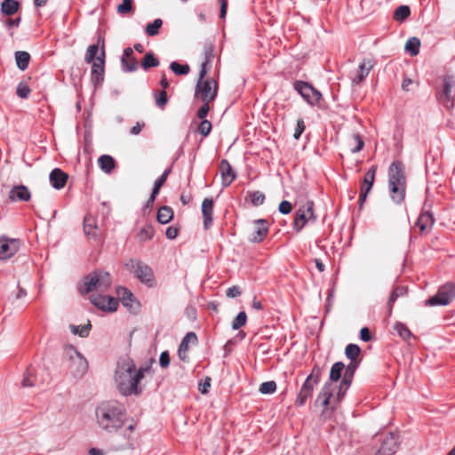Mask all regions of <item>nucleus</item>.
Here are the masks:
<instances>
[{"label": "nucleus", "mask_w": 455, "mask_h": 455, "mask_svg": "<svg viewBox=\"0 0 455 455\" xmlns=\"http://www.w3.org/2000/svg\"><path fill=\"white\" fill-rule=\"evenodd\" d=\"M361 352L360 347L355 344H349L346 347V356L351 361H355Z\"/></svg>", "instance_id": "40"}, {"label": "nucleus", "mask_w": 455, "mask_h": 455, "mask_svg": "<svg viewBox=\"0 0 455 455\" xmlns=\"http://www.w3.org/2000/svg\"><path fill=\"white\" fill-rule=\"evenodd\" d=\"M218 85L214 80L198 79L196 87V97L204 103L212 102L217 95Z\"/></svg>", "instance_id": "9"}, {"label": "nucleus", "mask_w": 455, "mask_h": 455, "mask_svg": "<svg viewBox=\"0 0 455 455\" xmlns=\"http://www.w3.org/2000/svg\"><path fill=\"white\" fill-rule=\"evenodd\" d=\"M360 338L363 341H369L371 339V335L368 328L363 327L360 331Z\"/></svg>", "instance_id": "62"}, {"label": "nucleus", "mask_w": 455, "mask_h": 455, "mask_svg": "<svg viewBox=\"0 0 455 455\" xmlns=\"http://www.w3.org/2000/svg\"><path fill=\"white\" fill-rule=\"evenodd\" d=\"M304 130H305L304 121L302 119H299L297 121V127H296L294 134H293L294 139L298 140L300 137L301 133L304 132Z\"/></svg>", "instance_id": "56"}, {"label": "nucleus", "mask_w": 455, "mask_h": 455, "mask_svg": "<svg viewBox=\"0 0 455 455\" xmlns=\"http://www.w3.org/2000/svg\"><path fill=\"white\" fill-rule=\"evenodd\" d=\"M373 64L370 60H363L358 67V74L353 78L352 82L355 84H360L372 69Z\"/></svg>", "instance_id": "27"}, {"label": "nucleus", "mask_w": 455, "mask_h": 455, "mask_svg": "<svg viewBox=\"0 0 455 455\" xmlns=\"http://www.w3.org/2000/svg\"><path fill=\"white\" fill-rule=\"evenodd\" d=\"M348 145L352 153H357L363 149L364 143L358 133H354L348 140Z\"/></svg>", "instance_id": "36"}, {"label": "nucleus", "mask_w": 455, "mask_h": 455, "mask_svg": "<svg viewBox=\"0 0 455 455\" xmlns=\"http://www.w3.org/2000/svg\"><path fill=\"white\" fill-rule=\"evenodd\" d=\"M313 208V202L307 201L303 207L297 211L293 224L297 232H299L307 222L315 220Z\"/></svg>", "instance_id": "11"}, {"label": "nucleus", "mask_w": 455, "mask_h": 455, "mask_svg": "<svg viewBox=\"0 0 455 455\" xmlns=\"http://www.w3.org/2000/svg\"><path fill=\"white\" fill-rule=\"evenodd\" d=\"M20 248V241L6 237L0 238V259H7L13 256Z\"/></svg>", "instance_id": "14"}, {"label": "nucleus", "mask_w": 455, "mask_h": 455, "mask_svg": "<svg viewBox=\"0 0 455 455\" xmlns=\"http://www.w3.org/2000/svg\"><path fill=\"white\" fill-rule=\"evenodd\" d=\"M143 68L145 70L148 69L152 67H157L159 65L158 60L153 55L151 52L146 53L142 63H141Z\"/></svg>", "instance_id": "39"}, {"label": "nucleus", "mask_w": 455, "mask_h": 455, "mask_svg": "<svg viewBox=\"0 0 455 455\" xmlns=\"http://www.w3.org/2000/svg\"><path fill=\"white\" fill-rule=\"evenodd\" d=\"M321 370L318 367H315L312 370V372L307 376L304 384L302 385L298 396L296 398L295 403L298 406H302L305 404L307 398H309L312 395V392L315 387L318 384L320 380Z\"/></svg>", "instance_id": "8"}, {"label": "nucleus", "mask_w": 455, "mask_h": 455, "mask_svg": "<svg viewBox=\"0 0 455 455\" xmlns=\"http://www.w3.org/2000/svg\"><path fill=\"white\" fill-rule=\"evenodd\" d=\"M455 298V286L452 283L443 285L438 292L427 301L429 306H446Z\"/></svg>", "instance_id": "10"}, {"label": "nucleus", "mask_w": 455, "mask_h": 455, "mask_svg": "<svg viewBox=\"0 0 455 455\" xmlns=\"http://www.w3.org/2000/svg\"><path fill=\"white\" fill-rule=\"evenodd\" d=\"M121 62L124 69L126 71L132 72L137 69L138 62L133 57L132 48L128 47L124 49Z\"/></svg>", "instance_id": "24"}, {"label": "nucleus", "mask_w": 455, "mask_h": 455, "mask_svg": "<svg viewBox=\"0 0 455 455\" xmlns=\"http://www.w3.org/2000/svg\"><path fill=\"white\" fill-rule=\"evenodd\" d=\"M39 383L37 375L34 370H28L22 379V386L25 387H31Z\"/></svg>", "instance_id": "35"}, {"label": "nucleus", "mask_w": 455, "mask_h": 455, "mask_svg": "<svg viewBox=\"0 0 455 455\" xmlns=\"http://www.w3.org/2000/svg\"><path fill=\"white\" fill-rule=\"evenodd\" d=\"M291 204L288 201H282L279 204L278 210L283 214H288L291 212Z\"/></svg>", "instance_id": "55"}, {"label": "nucleus", "mask_w": 455, "mask_h": 455, "mask_svg": "<svg viewBox=\"0 0 455 455\" xmlns=\"http://www.w3.org/2000/svg\"><path fill=\"white\" fill-rule=\"evenodd\" d=\"M173 218V211L169 206H162L157 212V220L162 224H167Z\"/></svg>", "instance_id": "30"}, {"label": "nucleus", "mask_w": 455, "mask_h": 455, "mask_svg": "<svg viewBox=\"0 0 455 455\" xmlns=\"http://www.w3.org/2000/svg\"><path fill=\"white\" fill-rule=\"evenodd\" d=\"M89 455H104V451L98 448H91L89 450Z\"/></svg>", "instance_id": "64"}, {"label": "nucleus", "mask_w": 455, "mask_h": 455, "mask_svg": "<svg viewBox=\"0 0 455 455\" xmlns=\"http://www.w3.org/2000/svg\"><path fill=\"white\" fill-rule=\"evenodd\" d=\"M267 226L265 220H257L253 222L251 240L254 243L261 242L267 234Z\"/></svg>", "instance_id": "18"}, {"label": "nucleus", "mask_w": 455, "mask_h": 455, "mask_svg": "<svg viewBox=\"0 0 455 455\" xmlns=\"http://www.w3.org/2000/svg\"><path fill=\"white\" fill-rule=\"evenodd\" d=\"M159 364L162 368H167L170 364V356L167 351L161 353L159 357Z\"/></svg>", "instance_id": "54"}, {"label": "nucleus", "mask_w": 455, "mask_h": 455, "mask_svg": "<svg viewBox=\"0 0 455 455\" xmlns=\"http://www.w3.org/2000/svg\"><path fill=\"white\" fill-rule=\"evenodd\" d=\"M158 107H164L167 102V94L165 91L160 92L159 97L156 100Z\"/></svg>", "instance_id": "59"}, {"label": "nucleus", "mask_w": 455, "mask_h": 455, "mask_svg": "<svg viewBox=\"0 0 455 455\" xmlns=\"http://www.w3.org/2000/svg\"><path fill=\"white\" fill-rule=\"evenodd\" d=\"M105 64V52L102 48L100 55L92 61V80L95 84H99L103 81Z\"/></svg>", "instance_id": "15"}, {"label": "nucleus", "mask_w": 455, "mask_h": 455, "mask_svg": "<svg viewBox=\"0 0 455 455\" xmlns=\"http://www.w3.org/2000/svg\"><path fill=\"white\" fill-rule=\"evenodd\" d=\"M242 294L241 288L238 285H234L232 287H229L227 291L226 295L228 298H236Z\"/></svg>", "instance_id": "53"}, {"label": "nucleus", "mask_w": 455, "mask_h": 455, "mask_svg": "<svg viewBox=\"0 0 455 455\" xmlns=\"http://www.w3.org/2000/svg\"><path fill=\"white\" fill-rule=\"evenodd\" d=\"M259 392L263 395H270L275 392L276 384L275 381L263 382L259 388Z\"/></svg>", "instance_id": "44"}, {"label": "nucleus", "mask_w": 455, "mask_h": 455, "mask_svg": "<svg viewBox=\"0 0 455 455\" xmlns=\"http://www.w3.org/2000/svg\"><path fill=\"white\" fill-rule=\"evenodd\" d=\"M19 9V3L16 0H4L1 4V12L6 15L14 14Z\"/></svg>", "instance_id": "32"}, {"label": "nucleus", "mask_w": 455, "mask_h": 455, "mask_svg": "<svg viewBox=\"0 0 455 455\" xmlns=\"http://www.w3.org/2000/svg\"><path fill=\"white\" fill-rule=\"evenodd\" d=\"M169 173H170V170H165V171L163 172V174L161 175V177H160V178H158V179L156 180V182H155V183H156V185H158V186L162 187V186L164 184V182L166 181V179H167V177H168Z\"/></svg>", "instance_id": "61"}, {"label": "nucleus", "mask_w": 455, "mask_h": 455, "mask_svg": "<svg viewBox=\"0 0 455 455\" xmlns=\"http://www.w3.org/2000/svg\"><path fill=\"white\" fill-rule=\"evenodd\" d=\"M344 369V364L340 362L335 363L330 371V382H327L317 397V402L321 401L323 406L332 405L338 403L346 391L347 390L350 381L347 379H344L337 389V386L333 384V382H337L341 376V371Z\"/></svg>", "instance_id": "3"}, {"label": "nucleus", "mask_w": 455, "mask_h": 455, "mask_svg": "<svg viewBox=\"0 0 455 455\" xmlns=\"http://www.w3.org/2000/svg\"><path fill=\"white\" fill-rule=\"evenodd\" d=\"M394 329L403 339H408L412 336L411 331L402 323H396Z\"/></svg>", "instance_id": "41"}, {"label": "nucleus", "mask_w": 455, "mask_h": 455, "mask_svg": "<svg viewBox=\"0 0 455 455\" xmlns=\"http://www.w3.org/2000/svg\"><path fill=\"white\" fill-rule=\"evenodd\" d=\"M30 60V55L27 52H17L15 53V60L18 68L20 70L27 69Z\"/></svg>", "instance_id": "33"}, {"label": "nucleus", "mask_w": 455, "mask_h": 455, "mask_svg": "<svg viewBox=\"0 0 455 455\" xmlns=\"http://www.w3.org/2000/svg\"><path fill=\"white\" fill-rule=\"evenodd\" d=\"M31 194L28 190V188L24 185H19L13 187L10 193H9V198L13 201H22L27 202L30 199Z\"/></svg>", "instance_id": "21"}, {"label": "nucleus", "mask_w": 455, "mask_h": 455, "mask_svg": "<svg viewBox=\"0 0 455 455\" xmlns=\"http://www.w3.org/2000/svg\"><path fill=\"white\" fill-rule=\"evenodd\" d=\"M51 185L56 189H61L67 183L68 175L59 168L52 170L49 176Z\"/></svg>", "instance_id": "22"}, {"label": "nucleus", "mask_w": 455, "mask_h": 455, "mask_svg": "<svg viewBox=\"0 0 455 455\" xmlns=\"http://www.w3.org/2000/svg\"><path fill=\"white\" fill-rule=\"evenodd\" d=\"M420 47V41L417 37H411L407 40L404 49L411 56L418 55Z\"/></svg>", "instance_id": "34"}, {"label": "nucleus", "mask_w": 455, "mask_h": 455, "mask_svg": "<svg viewBox=\"0 0 455 455\" xmlns=\"http://www.w3.org/2000/svg\"><path fill=\"white\" fill-rule=\"evenodd\" d=\"M154 235L155 231L153 227L147 224L140 228L137 236L140 242H146L151 240Z\"/></svg>", "instance_id": "31"}, {"label": "nucleus", "mask_w": 455, "mask_h": 455, "mask_svg": "<svg viewBox=\"0 0 455 455\" xmlns=\"http://www.w3.org/2000/svg\"><path fill=\"white\" fill-rule=\"evenodd\" d=\"M163 21L161 19H156L152 23H148L146 27V32L148 36H154L159 33V28L162 27Z\"/></svg>", "instance_id": "38"}, {"label": "nucleus", "mask_w": 455, "mask_h": 455, "mask_svg": "<svg viewBox=\"0 0 455 455\" xmlns=\"http://www.w3.org/2000/svg\"><path fill=\"white\" fill-rule=\"evenodd\" d=\"M211 387V379L209 377L205 378L204 382L199 384V391L205 395L208 393V389Z\"/></svg>", "instance_id": "57"}, {"label": "nucleus", "mask_w": 455, "mask_h": 455, "mask_svg": "<svg viewBox=\"0 0 455 455\" xmlns=\"http://www.w3.org/2000/svg\"><path fill=\"white\" fill-rule=\"evenodd\" d=\"M63 363L68 372L74 379H82L88 371V361L73 346H67L64 347Z\"/></svg>", "instance_id": "4"}, {"label": "nucleus", "mask_w": 455, "mask_h": 455, "mask_svg": "<svg viewBox=\"0 0 455 455\" xmlns=\"http://www.w3.org/2000/svg\"><path fill=\"white\" fill-rule=\"evenodd\" d=\"M98 164L101 171L108 174H109L116 167V162L109 155H103L100 156Z\"/></svg>", "instance_id": "29"}, {"label": "nucleus", "mask_w": 455, "mask_h": 455, "mask_svg": "<svg viewBox=\"0 0 455 455\" xmlns=\"http://www.w3.org/2000/svg\"><path fill=\"white\" fill-rule=\"evenodd\" d=\"M99 52V47L96 44L90 45L86 51L85 60L90 63L95 60V57Z\"/></svg>", "instance_id": "50"}, {"label": "nucleus", "mask_w": 455, "mask_h": 455, "mask_svg": "<svg viewBox=\"0 0 455 455\" xmlns=\"http://www.w3.org/2000/svg\"><path fill=\"white\" fill-rule=\"evenodd\" d=\"M452 81L450 77L444 79L443 89L440 92L439 99L447 108L453 105V96L451 95Z\"/></svg>", "instance_id": "23"}, {"label": "nucleus", "mask_w": 455, "mask_h": 455, "mask_svg": "<svg viewBox=\"0 0 455 455\" xmlns=\"http://www.w3.org/2000/svg\"><path fill=\"white\" fill-rule=\"evenodd\" d=\"M71 332L75 335H79L80 337L85 338L89 335L91 330L90 323L84 325H74L71 324L69 326Z\"/></svg>", "instance_id": "37"}, {"label": "nucleus", "mask_w": 455, "mask_h": 455, "mask_svg": "<svg viewBox=\"0 0 455 455\" xmlns=\"http://www.w3.org/2000/svg\"><path fill=\"white\" fill-rule=\"evenodd\" d=\"M125 267L132 273L142 283L153 287L156 285L152 268L140 260L130 259L125 263Z\"/></svg>", "instance_id": "7"}, {"label": "nucleus", "mask_w": 455, "mask_h": 455, "mask_svg": "<svg viewBox=\"0 0 455 455\" xmlns=\"http://www.w3.org/2000/svg\"><path fill=\"white\" fill-rule=\"evenodd\" d=\"M202 212L204 215V226L207 229L212 223L213 201L211 198H205L202 204Z\"/></svg>", "instance_id": "25"}, {"label": "nucleus", "mask_w": 455, "mask_h": 455, "mask_svg": "<svg viewBox=\"0 0 455 455\" xmlns=\"http://www.w3.org/2000/svg\"><path fill=\"white\" fill-rule=\"evenodd\" d=\"M294 87L301 97L311 105L317 103L321 99V93L307 83L299 81L295 83Z\"/></svg>", "instance_id": "12"}, {"label": "nucleus", "mask_w": 455, "mask_h": 455, "mask_svg": "<svg viewBox=\"0 0 455 455\" xmlns=\"http://www.w3.org/2000/svg\"><path fill=\"white\" fill-rule=\"evenodd\" d=\"M197 340L196 335L194 332H188L183 338L178 350V355L181 360H185L187 357V351L188 349L189 343H196Z\"/></svg>", "instance_id": "28"}, {"label": "nucleus", "mask_w": 455, "mask_h": 455, "mask_svg": "<svg viewBox=\"0 0 455 455\" xmlns=\"http://www.w3.org/2000/svg\"><path fill=\"white\" fill-rule=\"evenodd\" d=\"M91 302L103 311L115 312L118 307V301L111 296L92 294L90 297Z\"/></svg>", "instance_id": "13"}, {"label": "nucleus", "mask_w": 455, "mask_h": 455, "mask_svg": "<svg viewBox=\"0 0 455 455\" xmlns=\"http://www.w3.org/2000/svg\"><path fill=\"white\" fill-rule=\"evenodd\" d=\"M30 92L31 91L28 84H26L25 83H20V84H19V85L17 87L16 92L20 98L26 99L28 97Z\"/></svg>", "instance_id": "51"}, {"label": "nucleus", "mask_w": 455, "mask_h": 455, "mask_svg": "<svg viewBox=\"0 0 455 455\" xmlns=\"http://www.w3.org/2000/svg\"><path fill=\"white\" fill-rule=\"evenodd\" d=\"M376 170H377V167L372 166L364 175L363 183L360 196H359V202H360L361 206L363 204V202L365 201L368 193L371 189V187L373 185L374 179H375Z\"/></svg>", "instance_id": "17"}, {"label": "nucleus", "mask_w": 455, "mask_h": 455, "mask_svg": "<svg viewBox=\"0 0 455 455\" xmlns=\"http://www.w3.org/2000/svg\"><path fill=\"white\" fill-rule=\"evenodd\" d=\"M209 104L210 103H204V105L199 108L197 116L200 119L205 120L204 117L209 112Z\"/></svg>", "instance_id": "58"}, {"label": "nucleus", "mask_w": 455, "mask_h": 455, "mask_svg": "<svg viewBox=\"0 0 455 455\" xmlns=\"http://www.w3.org/2000/svg\"><path fill=\"white\" fill-rule=\"evenodd\" d=\"M249 196L251 203L255 206L261 205L265 200V195L259 191L251 192Z\"/></svg>", "instance_id": "47"}, {"label": "nucleus", "mask_w": 455, "mask_h": 455, "mask_svg": "<svg viewBox=\"0 0 455 455\" xmlns=\"http://www.w3.org/2000/svg\"><path fill=\"white\" fill-rule=\"evenodd\" d=\"M246 320H247L246 314L244 312H240L236 315V317L234 319V321L232 323V328L234 330H238L239 328H241L242 326H243L245 324Z\"/></svg>", "instance_id": "48"}, {"label": "nucleus", "mask_w": 455, "mask_h": 455, "mask_svg": "<svg viewBox=\"0 0 455 455\" xmlns=\"http://www.w3.org/2000/svg\"><path fill=\"white\" fill-rule=\"evenodd\" d=\"M95 220L92 216H85L84 220V230L86 235H93L95 228Z\"/></svg>", "instance_id": "42"}, {"label": "nucleus", "mask_w": 455, "mask_h": 455, "mask_svg": "<svg viewBox=\"0 0 455 455\" xmlns=\"http://www.w3.org/2000/svg\"><path fill=\"white\" fill-rule=\"evenodd\" d=\"M388 185L392 200L400 204L404 199L405 176L403 165L400 162H394L388 170Z\"/></svg>", "instance_id": "5"}, {"label": "nucleus", "mask_w": 455, "mask_h": 455, "mask_svg": "<svg viewBox=\"0 0 455 455\" xmlns=\"http://www.w3.org/2000/svg\"><path fill=\"white\" fill-rule=\"evenodd\" d=\"M97 426L103 431L112 434L124 428L126 442L124 448H132L134 442V425L126 424V410L124 405L116 400H103L95 407Z\"/></svg>", "instance_id": "1"}, {"label": "nucleus", "mask_w": 455, "mask_h": 455, "mask_svg": "<svg viewBox=\"0 0 455 455\" xmlns=\"http://www.w3.org/2000/svg\"><path fill=\"white\" fill-rule=\"evenodd\" d=\"M178 233H179V230L178 228H174V227H169L167 229H166V236L167 238L169 239H174L177 237L178 235Z\"/></svg>", "instance_id": "60"}, {"label": "nucleus", "mask_w": 455, "mask_h": 455, "mask_svg": "<svg viewBox=\"0 0 455 455\" xmlns=\"http://www.w3.org/2000/svg\"><path fill=\"white\" fill-rule=\"evenodd\" d=\"M406 288L404 287H396L393 292L391 293L389 299H388V307L391 309L393 307L394 302L399 298L400 296H403L406 293Z\"/></svg>", "instance_id": "45"}, {"label": "nucleus", "mask_w": 455, "mask_h": 455, "mask_svg": "<svg viewBox=\"0 0 455 455\" xmlns=\"http://www.w3.org/2000/svg\"><path fill=\"white\" fill-rule=\"evenodd\" d=\"M220 172L221 176L222 185L229 186L235 179V172L227 160H222L220 164Z\"/></svg>", "instance_id": "20"}, {"label": "nucleus", "mask_w": 455, "mask_h": 455, "mask_svg": "<svg viewBox=\"0 0 455 455\" xmlns=\"http://www.w3.org/2000/svg\"><path fill=\"white\" fill-rule=\"evenodd\" d=\"M116 294L123 303V305L131 310H135L138 307V302L135 300L133 294L124 287H118Z\"/></svg>", "instance_id": "19"}, {"label": "nucleus", "mask_w": 455, "mask_h": 455, "mask_svg": "<svg viewBox=\"0 0 455 455\" xmlns=\"http://www.w3.org/2000/svg\"><path fill=\"white\" fill-rule=\"evenodd\" d=\"M435 223L434 217L428 211L422 212L418 218L416 225L421 232H428L431 230Z\"/></svg>", "instance_id": "26"}, {"label": "nucleus", "mask_w": 455, "mask_h": 455, "mask_svg": "<svg viewBox=\"0 0 455 455\" xmlns=\"http://www.w3.org/2000/svg\"><path fill=\"white\" fill-rule=\"evenodd\" d=\"M132 9V0H123L122 4L117 5V12L121 15L129 13Z\"/></svg>", "instance_id": "49"}, {"label": "nucleus", "mask_w": 455, "mask_h": 455, "mask_svg": "<svg viewBox=\"0 0 455 455\" xmlns=\"http://www.w3.org/2000/svg\"><path fill=\"white\" fill-rule=\"evenodd\" d=\"M142 126H143V124H140V123H137L136 125L132 127V129L130 131L131 134L138 135L141 132Z\"/></svg>", "instance_id": "63"}, {"label": "nucleus", "mask_w": 455, "mask_h": 455, "mask_svg": "<svg viewBox=\"0 0 455 455\" xmlns=\"http://www.w3.org/2000/svg\"><path fill=\"white\" fill-rule=\"evenodd\" d=\"M212 130V124L208 120H203L199 125V132L204 135L207 136Z\"/></svg>", "instance_id": "52"}, {"label": "nucleus", "mask_w": 455, "mask_h": 455, "mask_svg": "<svg viewBox=\"0 0 455 455\" xmlns=\"http://www.w3.org/2000/svg\"><path fill=\"white\" fill-rule=\"evenodd\" d=\"M111 283L112 279L109 273L99 270L85 276L79 290L82 293L104 292L111 286Z\"/></svg>", "instance_id": "6"}, {"label": "nucleus", "mask_w": 455, "mask_h": 455, "mask_svg": "<svg viewBox=\"0 0 455 455\" xmlns=\"http://www.w3.org/2000/svg\"><path fill=\"white\" fill-rule=\"evenodd\" d=\"M398 447V439L393 435L389 434L382 442L380 447L376 452V455H393Z\"/></svg>", "instance_id": "16"}, {"label": "nucleus", "mask_w": 455, "mask_h": 455, "mask_svg": "<svg viewBox=\"0 0 455 455\" xmlns=\"http://www.w3.org/2000/svg\"><path fill=\"white\" fill-rule=\"evenodd\" d=\"M146 371L147 368L137 370L130 358L119 361L115 372V382L118 391L123 395L140 394L141 388L139 387V383L143 379Z\"/></svg>", "instance_id": "2"}, {"label": "nucleus", "mask_w": 455, "mask_h": 455, "mask_svg": "<svg viewBox=\"0 0 455 455\" xmlns=\"http://www.w3.org/2000/svg\"><path fill=\"white\" fill-rule=\"evenodd\" d=\"M410 13V8L407 5H401L395 12V19L397 21H403Z\"/></svg>", "instance_id": "43"}, {"label": "nucleus", "mask_w": 455, "mask_h": 455, "mask_svg": "<svg viewBox=\"0 0 455 455\" xmlns=\"http://www.w3.org/2000/svg\"><path fill=\"white\" fill-rule=\"evenodd\" d=\"M170 68L176 75H187L189 71V67L188 65H180L176 61L171 63Z\"/></svg>", "instance_id": "46"}]
</instances>
